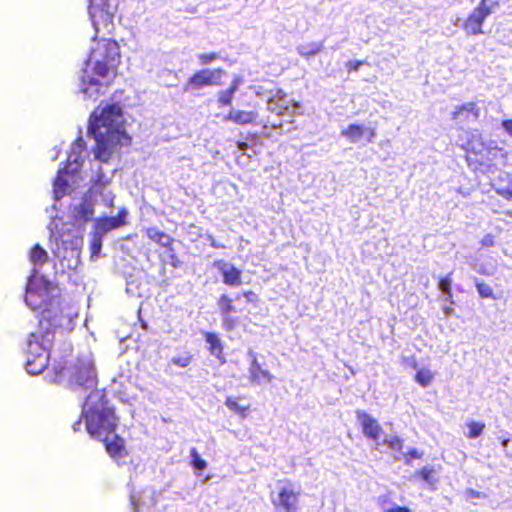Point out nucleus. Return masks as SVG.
Returning a JSON list of instances; mask_svg holds the SVG:
<instances>
[{
  "instance_id": "47",
  "label": "nucleus",
  "mask_w": 512,
  "mask_h": 512,
  "mask_svg": "<svg viewBox=\"0 0 512 512\" xmlns=\"http://www.w3.org/2000/svg\"><path fill=\"white\" fill-rule=\"evenodd\" d=\"M386 512H411L407 507L395 506L388 509Z\"/></svg>"
},
{
  "instance_id": "42",
  "label": "nucleus",
  "mask_w": 512,
  "mask_h": 512,
  "mask_svg": "<svg viewBox=\"0 0 512 512\" xmlns=\"http://www.w3.org/2000/svg\"><path fill=\"white\" fill-rule=\"evenodd\" d=\"M364 63H365L364 61H360V60H358V61H351V60H350V61H348V62L346 63V67H347L349 70L358 71V70L360 69V67H361L362 65H364Z\"/></svg>"
},
{
  "instance_id": "46",
  "label": "nucleus",
  "mask_w": 512,
  "mask_h": 512,
  "mask_svg": "<svg viewBox=\"0 0 512 512\" xmlns=\"http://www.w3.org/2000/svg\"><path fill=\"white\" fill-rule=\"evenodd\" d=\"M493 244H494V240H493V237L491 235H486L482 239V245L483 246L489 247V246H492Z\"/></svg>"
},
{
  "instance_id": "5",
  "label": "nucleus",
  "mask_w": 512,
  "mask_h": 512,
  "mask_svg": "<svg viewBox=\"0 0 512 512\" xmlns=\"http://www.w3.org/2000/svg\"><path fill=\"white\" fill-rule=\"evenodd\" d=\"M58 377L60 381L65 382L66 386L74 391L92 390L91 393L98 391L95 389L97 373L94 361L89 355L80 357L75 363L63 368Z\"/></svg>"
},
{
  "instance_id": "37",
  "label": "nucleus",
  "mask_w": 512,
  "mask_h": 512,
  "mask_svg": "<svg viewBox=\"0 0 512 512\" xmlns=\"http://www.w3.org/2000/svg\"><path fill=\"white\" fill-rule=\"evenodd\" d=\"M234 94L231 91L225 90L219 92L218 102L221 105H230L232 102Z\"/></svg>"
},
{
  "instance_id": "50",
  "label": "nucleus",
  "mask_w": 512,
  "mask_h": 512,
  "mask_svg": "<svg viewBox=\"0 0 512 512\" xmlns=\"http://www.w3.org/2000/svg\"><path fill=\"white\" fill-rule=\"evenodd\" d=\"M500 195H502L506 199H510L511 197V188H507L504 190H501L498 192Z\"/></svg>"
},
{
  "instance_id": "39",
  "label": "nucleus",
  "mask_w": 512,
  "mask_h": 512,
  "mask_svg": "<svg viewBox=\"0 0 512 512\" xmlns=\"http://www.w3.org/2000/svg\"><path fill=\"white\" fill-rule=\"evenodd\" d=\"M218 58L217 53H202L198 55V59L202 65H207Z\"/></svg>"
},
{
  "instance_id": "17",
  "label": "nucleus",
  "mask_w": 512,
  "mask_h": 512,
  "mask_svg": "<svg viewBox=\"0 0 512 512\" xmlns=\"http://www.w3.org/2000/svg\"><path fill=\"white\" fill-rule=\"evenodd\" d=\"M257 118V113L254 111H242L231 109L225 120L232 121L239 125L253 123Z\"/></svg>"
},
{
  "instance_id": "27",
  "label": "nucleus",
  "mask_w": 512,
  "mask_h": 512,
  "mask_svg": "<svg viewBox=\"0 0 512 512\" xmlns=\"http://www.w3.org/2000/svg\"><path fill=\"white\" fill-rule=\"evenodd\" d=\"M193 356L189 352H184L175 355L171 358L170 362L178 367L185 368L192 362Z\"/></svg>"
},
{
  "instance_id": "13",
  "label": "nucleus",
  "mask_w": 512,
  "mask_h": 512,
  "mask_svg": "<svg viewBox=\"0 0 512 512\" xmlns=\"http://www.w3.org/2000/svg\"><path fill=\"white\" fill-rule=\"evenodd\" d=\"M357 420L362 426L363 434L374 440L378 441L382 432V427L377 420L364 411H357Z\"/></svg>"
},
{
  "instance_id": "30",
  "label": "nucleus",
  "mask_w": 512,
  "mask_h": 512,
  "mask_svg": "<svg viewBox=\"0 0 512 512\" xmlns=\"http://www.w3.org/2000/svg\"><path fill=\"white\" fill-rule=\"evenodd\" d=\"M419 474L429 486L433 487L436 485L438 479L435 477V471L432 467H423Z\"/></svg>"
},
{
  "instance_id": "52",
  "label": "nucleus",
  "mask_w": 512,
  "mask_h": 512,
  "mask_svg": "<svg viewBox=\"0 0 512 512\" xmlns=\"http://www.w3.org/2000/svg\"><path fill=\"white\" fill-rule=\"evenodd\" d=\"M509 442H510V440L508 438H503L501 441L502 447L504 448L505 451H507ZM506 455L511 456L508 452H506Z\"/></svg>"
},
{
  "instance_id": "4",
  "label": "nucleus",
  "mask_w": 512,
  "mask_h": 512,
  "mask_svg": "<svg viewBox=\"0 0 512 512\" xmlns=\"http://www.w3.org/2000/svg\"><path fill=\"white\" fill-rule=\"evenodd\" d=\"M120 62V51L116 41L101 39L91 49L85 68L79 79V92L84 99L96 100L102 93L104 84L95 79L90 71L102 79H110L116 73Z\"/></svg>"
},
{
  "instance_id": "24",
  "label": "nucleus",
  "mask_w": 512,
  "mask_h": 512,
  "mask_svg": "<svg viewBox=\"0 0 512 512\" xmlns=\"http://www.w3.org/2000/svg\"><path fill=\"white\" fill-rule=\"evenodd\" d=\"M462 112H466L467 114H473L474 118L477 119L479 117V109L476 107V104L473 102L463 104L462 106L456 107L455 111L452 114V119L458 120L462 118Z\"/></svg>"
},
{
  "instance_id": "31",
  "label": "nucleus",
  "mask_w": 512,
  "mask_h": 512,
  "mask_svg": "<svg viewBox=\"0 0 512 512\" xmlns=\"http://www.w3.org/2000/svg\"><path fill=\"white\" fill-rule=\"evenodd\" d=\"M416 381L422 385L423 387H426L428 386L431 381L433 380V374L430 370L428 369H421L417 372L416 376Z\"/></svg>"
},
{
  "instance_id": "19",
  "label": "nucleus",
  "mask_w": 512,
  "mask_h": 512,
  "mask_svg": "<svg viewBox=\"0 0 512 512\" xmlns=\"http://www.w3.org/2000/svg\"><path fill=\"white\" fill-rule=\"evenodd\" d=\"M367 127L359 124H351L341 132V135L346 137L351 143H359L366 135Z\"/></svg>"
},
{
  "instance_id": "49",
  "label": "nucleus",
  "mask_w": 512,
  "mask_h": 512,
  "mask_svg": "<svg viewBox=\"0 0 512 512\" xmlns=\"http://www.w3.org/2000/svg\"><path fill=\"white\" fill-rule=\"evenodd\" d=\"M466 495H467V498H478L480 496V493L473 489H468L466 491Z\"/></svg>"
},
{
  "instance_id": "45",
  "label": "nucleus",
  "mask_w": 512,
  "mask_h": 512,
  "mask_svg": "<svg viewBox=\"0 0 512 512\" xmlns=\"http://www.w3.org/2000/svg\"><path fill=\"white\" fill-rule=\"evenodd\" d=\"M502 126L504 130L512 136V120H504L502 122Z\"/></svg>"
},
{
  "instance_id": "41",
  "label": "nucleus",
  "mask_w": 512,
  "mask_h": 512,
  "mask_svg": "<svg viewBox=\"0 0 512 512\" xmlns=\"http://www.w3.org/2000/svg\"><path fill=\"white\" fill-rule=\"evenodd\" d=\"M242 83H243V79L238 76V77L234 78L229 89H227V90L231 91V93L235 94Z\"/></svg>"
},
{
  "instance_id": "53",
  "label": "nucleus",
  "mask_w": 512,
  "mask_h": 512,
  "mask_svg": "<svg viewBox=\"0 0 512 512\" xmlns=\"http://www.w3.org/2000/svg\"><path fill=\"white\" fill-rule=\"evenodd\" d=\"M81 425H82L81 420H78L73 424L72 428L74 431H79L81 429Z\"/></svg>"
},
{
  "instance_id": "55",
  "label": "nucleus",
  "mask_w": 512,
  "mask_h": 512,
  "mask_svg": "<svg viewBox=\"0 0 512 512\" xmlns=\"http://www.w3.org/2000/svg\"><path fill=\"white\" fill-rule=\"evenodd\" d=\"M453 311H454V309H453V308H451V307H444V308H443V312H444V314H445L446 316L451 315V314L453 313Z\"/></svg>"
},
{
  "instance_id": "7",
  "label": "nucleus",
  "mask_w": 512,
  "mask_h": 512,
  "mask_svg": "<svg viewBox=\"0 0 512 512\" xmlns=\"http://www.w3.org/2000/svg\"><path fill=\"white\" fill-rule=\"evenodd\" d=\"M81 240L71 235H62L56 238L52 252L61 264L67 269H76L80 263Z\"/></svg>"
},
{
  "instance_id": "36",
  "label": "nucleus",
  "mask_w": 512,
  "mask_h": 512,
  "mask_svg": "<svg viewBox=\"0 0 512 512\" xmlns=\"http://www.w3.org/2000/svg\"><path fill=\"white\" fill-rule=\"evenodd\" d=\"M222 317V326L227 330H233L238 324V319L236 317L231 316L230 314L221 315Z\"/></svg>"
},
{
  "instance_id": "35",
  "label": "nucleus",
  "mask_w": 512,
  "mask_h": 512,
  "mask_svg": "<svg viewBox=\"0 0 512 512\" xmlns=\"http://www.w3.org/2000/svg\"><path fill=\"white\" fill-rule=\"evenodd\" d=\"M468 428H469L468 437L469 438H477L482 433V431L484 429V424L472 421L468 424Z\"/></svg>"
},
{
  "instance_id": "6",
  "label": "nucleus",
  "mask_w": 512,
  "mask_h": 512,
  "mask_svg": "<svg viewBox=\"0 0 512 512\" xmlns=\"http://www.w3.org/2000/svg\"><path fill=\"white\" fill-rule=\"evenodd\" d=\"M85 150V142L82 137H78L71 146L68 154L67 165L58 171L57 177L54 181L53 192L55 199L62 198L68 188V182L65 176L76 173L82 164V153Z\"/></svg>"
},
{
  "instance_id": "21",
  "label": "nucleus",
  "mask_w": 512,
  "mask_h": 512,
  "mask_svg": "<svg viewBox=\"0 0 512 512\" xmlns=\"http://www.w3.org/2000/svg\"><path fill=\"white\" fill-rule=\"evenodd\" d=\"M248 356L251 358V364L248 369L249 372V379L252 384H259L260 383V375H262V369L261 365L258 363L256 354L253 350L248 351Z\"/></svg>"
},
{
  "instance_id": "34",
  "label": "nucleus",
  "mask_w": 512,
  "mask_h": 512,
  "mask_svg": "<svg viewBox=\"0 0 512 512\" xmlns=\"http://www.w3.org/2000/svg\"><path fill=\"white\" fill-rule=\"evenodd\" d=\"M476 287L478 293L482 298H494L493 289L490 287V285L482 282H477Z\"/></svg>"
},
{
  "instance_id": "58",
  "label": "nucleus",
  "mask_w": 512,
  "mask_h": 512,
  "mask_svg": "<svg viewBox=\"0 0 512 512\" xmlns=\"http://www.w3.org/2000/svg\"><path fill=\"white\" fill-rule=\"evenodd\" d=\"M467 149L475 150V149H476V147H475V145H474V144H470V143H468V148H467Z\"/></svg>"
},
{
  "instance_id": "18",
  "label": "nucleus",
  "mask_w": 512,
  "mask_h": 512,
  "mask_svg": "<svg viewBox=\"0 0 512 512\" xmlns=\"http://www.w3.org/2000/svg\"><path fill=\"white\" fill-rule=\"evenodd\" d=\"M205 340L206 343L208 344L209 352L222 362H225V359L223 357V345L217 334L207 332L205 334Z\"/></svg>"
},
{
  "instance_id": "48",
  "label": "nucleus",
  "mask_w": 512,
  "mask_h": 512,
  "mask_svg": "<svg viewBox=\"0 0 512 512\" xmlns=\"http://www.w3.org/2000/svg\"><path fill=\"white\" fill-rule=\"evenodd\" d=\"M244 297L246 298L247 302H253L256 300L257 296L252 291H248L244 293Z\"/></svg>"
},
{
  "instance_id": "25",
  "label": "nucleus",
  "mask_w": 512,
  "mask_h": 512,
  "mask_svg": "<svg viewBox=\"0 0 512 512\" xmlns=\"http://www.w3.org/2000/svg\"><path fill=\"white\" fill-rule=\"evenodd\" d=\"M384 442L388 445V447L395 451V452H398V454L394 455V458L396 460H400L401 459V456L404 455V453H402V448H403V440L401 438H399L398 436H387L385 437L384 439Z\"/></svg>"
},
{
  "instance_id": "22",
  "label": "nucleus",
  "mask_w": 512,
  "mask_h": 512,
  "mask_svg": "<svg viewBox=\"0 0 512 512\" xmlns=\"http://www.w3.org/2000/svg\"><path fill=\"white\" fill-rule=\"evenodd\" d=\"M146 235L150 240L158 243L163 247H168L172 243V238L168 234L160 231L155 227L148 228L146 230Z\"/></svg>"
},
{
  "instance_id": "56",
  "label": "nucleus",
  "mask_w": 512,
  "mask_h": 512,
  "mask_svg": "<svg viewBox=\"0 0 512 512\" xmlns=\"http://www.w3.org/2000/svg\"><path fill=\"white\" fill-rule=\"evenodd\" d=\"M211 246H212V247H215V248H221V247H224L223 245H219V244H217V242H215L214 240L211 242Z\"/></svg>"
},
{
  "instance_id": "28",
  "label": "nucleus",
  "mask_w": 512,
  "mask_h": 512,
  "mask_svg": "<svg viewBox=\"0 0 512 512\" xmlns=\"http://www.w3.org/2000/svg\"><path fill=\"white\" fill-rule=\"evenodd\" d=\"M191 464L196 471H203L207 467V462L203 460L196 448L190 450Z\"/></svg>"
},
{
  "instance_id": "26",
  "label": "nucleus",
  "mask_w": 512,
  "mask_h": 512,
  "mask_svg": "<svg viewBox=\"0 0 512 512\" xmlns=\"http://www.w3.org/2000/svg\"><path fill=\"white\" fill-rule=\"evenodd\" d=\"M218 307L221 315L231 314L236 311L235 306L232 304V299L227 295H222L218 300Z\"/></svg>"
},
{
  "instance_id": "54",
  "label": "nucleus",
  "mask_w": 512,
  "mask_h": 512,
  "mask_svg": "<svg viewBox=\"0 0 512 512\" xmlns=\"http://www.w3.org/2000/svg\"><path fill=\"white\" fill-rule=\"evenodd\" d=\"M238 148H239V150H241V151H243V152H244V151H246V149L248 148V144H247V143H244V142H239V143H238Z\"/></svg>"
},
{
  "instance_id": "11",
  "label": "nucleus",
  "mask_w": 512,
  "mask_h": 512,
  "mask_svg": "<svg viewBox=\"0 0 512 512\" xmlns=\"http://www.w3.org/2000/svg\"><path fill=\"white\" fill-rule=\"evenodd\" d=\"M224 71L222 69H202L196 72L188 81V88L200 89L205 86L219 85Z\"/></svg>"
},
{
  "instance_id": "20",
  "label": "nucleus",
  "mask_w": 512,
  "mask_h": 512,
  "mask_svg": "<svg viewBox=\"0 0 512 512\" xmlns=\"http://www.w3.org/2000/svg\"><path fill=\"white\" fill-rule=\"evenodd\" d=\"M94 215L93 204L90 201V197H86L82 203L75 208V216L78 220L88 221L91 220Z\"/></svg>"
},
{
  "instance_id": "51",
  "label": "nucleus",
  "mask_w": 512,
  "mask_h": 512,
  "mask_svg": "<svg viewBox=\"0 0 512 512\" xmlns=\"http://www.w3.org/2000/svg\"><path fill=\"white\" fill-rule=\"evenodd\" d=\"M263 378H265L268 382H271L272 379H273V375L267 371V370H264L262 371V375H261Z\"/></svg>"
},
{
  "instance_id": "29",
  "label": "nucleus",
  "mask_w": 512,
  "mask_h": 512,
  "mask_svg": "<svg viewBox=\"0 0 512 512\" xmlns=\"http://www.w3.org/2000/svg\"><path fill=\"white\" fill-rule=\"evenodd\" d=\"M486 15H491L500 7L499 0H481L478 6Z\"/></svg>"
},
{
  "instance_id": "10",
  "label": "nucleus",
  "mask_w": 512,
  "mask_h": 512,
  "mask_svg": "<svg viewBox=\"0 0 512 512\" xmlns=\"http://www.w3.org/2000/svg\"><path fill=\"white\" fill-rule=\"evenodd\" d=\"M267 108L270 112L279 116H287L288 121H292L295 114L300 113V103L287 98L282 90H277L276 94L269 98Z\"/></svg>"
},
{
  "instance_id": "32",
  "label": "nucleus",
  "mask_w": 512,
  "mask_h": 512,
  "mask_svg": "<svg viewBox=\"0 0 512 512\" xmlns=\"http://www.w3.org/2000/svg\"><path fill=\"white\" fill-rule=\"evenodd\" d=\"M451 283L452 280L450 278V275L446 276L445 278H442L438 283V287L442 291V293L446 295L447 301H450L452 298Z\"/></svg>"
},
{
  "instance_id": "57",
  "label": "nucleus",
  "mask_w": 512,
  "mask_h": 512,
  "mask_svg": "<svg viewBox=\"0 0 512 512\" xmlns=\"http://www.w3.org/2000/svg\"><path fill=\"white\" fill-rule=\"evenodd\" d=\"M467 118H468V114L466 112H462V118L460 120L461 121L466 120Z\"/></svg>"
},
{
  "instance_id": "23",
  "label": "nucleus",
  "mask_w": 512,
  "mask_h": 512,
  "mask_svg": "<svg viewBox=\"0 0 512 512\" xmlns=\"http://www.w3.org/2000/svg\"><path fill=\"white\" fill-rule=\"evenodd\" d=\"M297 52L303 57L315 56L323 49L322 42H309L297 46Z\"/></svg>"
},
{
  "instance_id": "38",
  "label": "nucleus",
  "mask_w": 512,
  "mask_h": 512,
  "mask_svg": "<svg viewBox=\"0 0 512 512\" xmlns=\"http://www.w3.org/2000/svg\"><path fill=\"white\" fill-rule=\"evenodd\" d=\"M225 405L228 407V409L237 412V413H243L246 408L241 407L238 402L233 399L232 397H228L225 401Z\"/></svg>"
},
{
  "instance_id": "33",
  "label": "nucleus",
  "mask_w": 512,
  "mask_h": 512,
  "mask_svg": "<svg viewBox=\"0 0 512 512\" xmlns=\"http://www.w3.org/2000/svg\"><path fill=\"white\" fill-rule=\"evenodd\" d=\"M102 238L98 233H94L92 241H91V258L97 257L102 248Z\"/></svg>"
},
{
  "instance_id": "59",
  "label": "nucleus",
  "mask_w": 512,
  "mask_h": 512,
  "mask_svg": "<svg viewBox=\"0 0 512 512\" xmlns=\"http://www.w3.org/2000/svg\"><path fill=\"white\" fill-rule=\"evenodd\" d=\"M239 299H240V295H237V296L235 297V300H239Z\"/></svg>"
},
{
  "instance_id": "9",
  "label": "nucleus",
  "mask_w": 512,
  "mask_h": 512,
  "mask_svg": "<svg viewBox=\"0 0 512 512\" xmlns=\"http://www.w3.org/2000/svg\"><path fill=\"white\" fill-rule=\"evenodd\" d=\"M300 495V490L290 482L279 485L277 494L272 498L276 512H297Z\"/></svg>"
},
{
  "instance_id": "15",
  "label": "nucleus",
  "mask_w": 512,
  "mask_h": 512,
  "mask_svg": "<svg viewBox=\"0 0 512 512\" xmlns=\"http://www.w3.org/2000/svg\"><path fill=\"white\" fill-rule=\"evenodd\" d=\"M488 17L479 7L473 9L467 19L463 22V29L468 35L482 34V24Z\"/></svg>"
},
{
  "instance_id": "14",
  "label": "nucleus",
  "mask_w": 512,
  "mask_h": 512,
  "mask_svg": "<svg viewBox=\"0 0 512 512\" xmlns=\"http://www.w3.org/2000/svg\"><path fill=\"white\" fill-rule=\"evenodd\" d=\"M127 214L126 209H121L116 217H105L98 220L95 232L100 236H104L109 231L125 225Z\"/></svg>"
},
{
  "instance_id": "1",
  "label": "nucleus",
  "mask_w": 512,
  "mask_h": 512,
  "mask_svg": "<svg viewBox=\"0 0 512 512\" xmlns=\"http://www.w3.org/2000/svg\"><path fill=\"white\" fill-rule=\"evenodd\" d=\"M48 260V253L39 244L30 251V261L33 264L32 274L26 286L25 302L32 310L42 309L39 320L43 331L32 332L27 340L26 371L38 375L44 371L49 361V348L54 339V328L61 321L53 314V307L59 304L55 292L57 288L45 276L40 275V268Z\"/></svg>"
},
{
  "instance_id": "2",
  "label": "nucleus",
  "mask_w": 512,
  "mask_h": 512,
  "mask_svg": "<svg viewBox=\"0 0 512 512\" xmlns=\"http://www.w3.org/2000/svg\"><path fill=\"white\" fill-rule=\"evenodd\" d=\"M88 134L96 142L95 157L107 163L118 147L128 146L131 138L125 129L121 106L106 104L99 106L90 116Z\"/></svg>"
},
{
  "instance_id": "60",
  "label": "nucleus",
  "mask_w": 512,
  "mask_h": 512,
  "mask_svg": "<svg viewBox=\"0 0 512 512\" xmlns=\"http://www.w3.org/2000/svg\"><path fill=\"white\" fill-rule=\"evenodd\" d=\"M507 214H508V215H510V216H512V212H510V211H509V212H507Z\"/></svg>"
},
{
  "instance_id": "16",
  "label": "nucleus",
  "mask_w": 512,
  "mask_h": 512,
  "mask_svg": "<svg viewBox=\"0 0 512 512\" xmlns=\"http://www.w3.org/2000/svg\"><path fill=\"white\" fill-rule=\"evenodd\" d=\"M215 266L221 272L225 284L230 286H240L242 284L241 270L236 268L233 264L219 260L215 263Z\"/></svg>"
},
{
  "instance_id": "43",
  "label": "nucleus",
  "mask_w": 512,
  "mask_h": 512,
  "mask_svg": "<svg viewBox=\"0 0 512 512\" xmlns=\"http://www.w3.org/2000/svg\"><path fill=\"white\" fill-rule=\"evenodd\" d=\"M366 140L368 143H372L376 137V130L375 128H370V127H367V132H366Z\"/></svg>"
},
{
  "instance_id": "44",
  "label": "nucleus",
  "mask_w": 512,
  "mask_h": 512,
  "mask_svg": "<svg viewBox=\"0 0 512 512\" xmlns=\"http://www.w3.org/2000/svg\"><path fill=\"white\" fill-rule=\"evenodd\" d=\"M130 503L133 508V512H140V503L136 500L134 495L130 496Z\"/></svg>"
},
{
  "instance_id": "8",
  "label": "nucleus",
  "mask_w": 512,
  "mask_h": 512,
  "mask_svg": "<svg viewBox=\"0 0 512 512\" xmlns=\"http://www.w3.org/2000/svg\"><path fill=\"white\" fill-rule=\"evenodd\" d=\"M117 7L118 0H90L89 16L97 32L102 28L109 29Z\"/></svg>"
},
{
  "instance_id": "12",
  "label": "nucleus",
  "mask_w": 512,
  "mask_h": 512,
  "mask_svg": "<svg viewBox=\"0 0 512 512\" xmlns=\"http://www.w3.org/2000/svg\"><path fill=\"white\" fill-rule=\"evenodd\" d=\"M111 177H107L102 167H99L97 180L89 191V197L99 194L102 198L103 203L111 207L113 205L114 195L111 191L106 189V186L110 183Z\"/></svg>"
},
{
  "instance_id": "3",
  "label": "nucleus",
  "mask_w": 512,
  "mask_h": 512,
  "mask_svg": "<svg viewBox=\"0 0 512 512\" xmlns=\"http://www.w3.org/2000/svg\"><path fill=\"white\" fill-rule=\"evenodd\" d=\"M87 432L94 438L105 442L106 451L114 459L124 455V442L113 434L116 417L113 408L108 405L104 391L90 393L82 408Z\"/></svg>"
},
{
  "instance_id": "40",
  "label": "nucleus",
  "mask_w": 512,
  "mask_h": 512,
  "mask_svg": "<svg viewBox=\"0 0 512 512\" xmlns=\"http://www.w3.org/2000/svg\"><path fill=\"white\" fill-rule=\"evenodd\" d=\"M403 456H405L406 463L410 464L412 459L420 458L422 456V453H420L417 449L413 448V449H410Z\"/></svg>"
}]
</instances>
